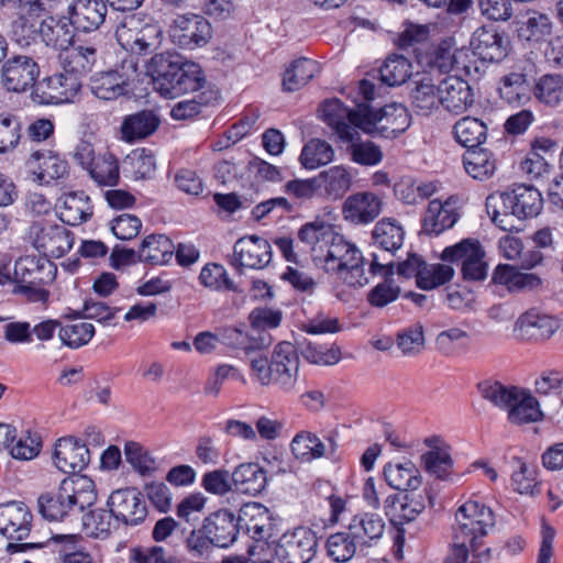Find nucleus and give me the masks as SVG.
Instances as JSON below:
<instances>
[{"label":"nucleus","mask_w":563,"mask_h":563,"mask_svg":"<svg viewBox=\"0 0 563 563\" xmlns=\"http://www.w3.org/2000/svg\"><path fill=\"white\" fill-rule=\"evenodd\" d=\"M494 511L478 500H467L455 512L453 543L444 563H488L490 548H483L484 539L495 527Z\"/></svg>","instance_id":"f257e3e1"},{"label":"nucleus","mask_w":563,"mask_h":563,"mask_svg":"<svg viewBox=\"0 0 563 563\" xmlns=\"http://www.w3.org/2000/svg\"><path fill=\"white\" fill-rule=\"evenodd\" d=\"M155 89L165 98L196 92L207 84L201 67L177 53L155 54L146 66Z\"/></svg>","instance_id":"f03ea898"},{"label":"nucleus","mask_w":563,"mask_h":563,"mask_svg":"<svg viewBox=\"0 0 563 563\" xmlns=\"http://www.w3.org/2000/svg\"><path fill=\"white\" fill-rule=\"evenodd\" d=\"M96 500L93 481L88 476L75 475L63 479L56 489L41 494L37 509L48 521L71 520L78 518Z\"/></svg>","instance_id":"7ed1b4c3"},{"label":"nucleus","mask_w":563,"mask_h":563,"mask_svg":"<svg viewBox=\"0 0 563 563\" xmlns=\"http://www.w3.org/2000/svg\"><path fill=\"white\" fill-rule=\"evenodd\" d=\"M543 207L541 192L533 186L516 185L499 195H490L486 200L492 221L507 232L519 231L515 221L537 217Z\"/></svg>","instance_id":"20e7f679"},{"label":"nucleus","mask_w":563,"mask_h":563,"mask_svg":"<svg viewBox=\"0 0 563 563\" xmlns=\"http://www.w3.org/2000/svg\"><path fill=\"white\" fill-rule=\"evenodd\" d=\"M251 376L262 386H273L284 393H291L298 380L299 356L294 344L279 342L271 358L262 354L250 357Z\"/></svg>","instance_id":"39448f33"},{"label":"nucleus","mask_w":563,"mask_h":563,"mask_svg":"<svg viewBox=\"0 0 563 563\" xmlns=\"http://www.w3.org/2000/svg\"><path fill=\"white\" fill-rule=\"evenodd\" d=\"M314 264L350 287H362L368 283L362 252L338 232H334Z\"/></svg>","instance_id":"423d86ee"},{"label":"nucleus","mask_w":563,"mask_h":563,"mask_svg":"<svg viewBox=\"0 0 563 563\" xmlns=\"http://www.w3.org/2000/svg\"><path fill=\"white\" fill-rule=\"evenodd\" d=\"M170 42L186 51L205 47L212 37V26L201 14L187 12L176 14L168 23Z\"/></svg>","instance_id":"0eeeda50"},{"label":"nucleus","mask_w":563,"mask_h":563,"mask_svg":"<svg viewBox=\"0 0 563 563\" xmlns=\"http://www.w3.org/2000/svg\"><path fill=\"white\" fill-rule=\"evenodd\" d=\"M363 132L386 139L397 137L411 123L408 109L400 103H389L375 110L366 103Z\"/></svg>","instance_id":"6e6552de"},{"label":"nucleus","mask_w":563,"mask_h":563,"mask_svg":"<svg viewBox=\"0 0 563 563\" xmlns=\"http://www.w3.org/2000/svg\"><path fill=\"white\" fill-rule=\"evenodd\" d=\"M484 258L485 251L475 239L446 246L441 254L443 262L461 263L462 277L468 282H482L487 277L488 265Z\"/></svg>","instance_id":"1a4fd4ad"},{"label":"nucleus","mask_w":563,"mask_h":563,"mask_svg":"<svg viewBox=\"0 0 563 563\" xmlns=\"http://www.w3.org/2000/svg\"><path fill=\"white\" fill-rule=\"evenodd\" d=\"M366 102L350 109L339 99L325 100L320 106L322 120L331 126L342 141H352L357 130L363 131Z\"/></svg>","instance_id":"9d476101"},{"label":"nucleus","mask_w":563,"mask_h":563,"mask_svg":"<svg viewBox=\"0 0 563 563\" xmlns=\"http://www.w3.org/2000/svg\"><path fill=\"white\" fill-rule=\"evenodd\" d=\"M318 538L307 527L286 531L277 540L274 553L280 563H309L316 555Z\"/></svg>","instance_id":"9b49d317"},{"label":"nucleus","mask_w":563,"mask_h":563,"mask_svg":"<svg viewBox=\"0 0 563 563\" xmlns=\"http://www.w3.org/2000/svg\"><path fill=\"white\" fill-rule=\"evenodd\" d=\"M29 238L43 254L59 258L74 245V234L64 225L47 221H35L29 228Z\"/></svg>","instance_id":"f8f14e48"},{"label":"nucleus","mask_w":563,"mask_h":563,"mask_svg":"<svg viewBox=\"0 0 563 563\" xmlns=\"http://www.w3.org/2000/svg\"><path fill=\"white\" fill-rule=\"evenodd\" d=\"M1 84L11 92H25L34 89L40 76V66L34 57L14 54L1 66Z\"/></svg>","instance_id":"ddd939ff"},{"label":"nucleus","mask_w":563,"mask_h":563,"mask_svg":"<svg viewBox=\"0 0 563 563\" xmlns=\"http://www.w3.org/2000/svg\"><path fill=\"white\" fill-rule=\"evenodd\" d=\"M81 84L77 76L57 73L36 81L32 90V100L38 104H58L74 98Z\"/></svg>","instance_id":"4468645a"},{"label":"nucleus","mask_w":563,"mask_h":563,"mask_svg":"<svg viewBox=\"0 0 563 563\" xmlns=\"http://www.w3.org/2000/svg\"><path fill=\"white\" fill-rule=\"evenodd\" d=\"M119 522L125 527H136L147 517L144 496L135 488H121L111 493L107 500Z\"/></svg>","instance_id":"2eb2a0df"},{"label":"nucleus","mask_w":563,"mask_h":563,"mask_svg":"<svg viewBox=\"0 0 563 563\" xmlns=\"http://www.w3.org/2000/svg\"><path fill=\"white\" fill-rule=\"evenodd\" d=\"M272 260V247L269 242L257 235L239 239L233 246V258L231 265L239 274L243 268L262 269Z\"/></svg>","instance_id":"dca6fc26"},{"label":"nucleus","mask_w":563,"mask_h":563,"mask_svg":"<svg viewBox=\"0 0 563 563\" xmlns=\"http://www.w3.org/2000/svg\"><path fill=\"white\" fill-rule=\"evenodd\" d=\"M463 199L459 195L449 196L444 201L433 199L424 212L422 227L428 234H440L451 229L460 219V208Z\"/></svg>","instance_id":"f3484780"},{"label":"nucleus","mask_w":563,"mask_h":563,"mask_svg":"<svg viewBox=\"0 0 563 563\" xmlns=\"http://www.w3.org/2000/svg\"><path fill=\"white\" fill-rule=\"evenodd\" d=\"M53 461L55 466L66 474L77 475L90 462V452L87 444L75 437H65L55 444Z\"/></svg>","instance_id":"a211bd4d"},{"label":"nucleus","mask_w":563,"mask_h":563,"mask_svg":"<svg viewBox=\"0 0 563 563\" xmlns=\"http://www.w3.org/2000/svg\"><path fill=\"white\" fill-rule=\"evenodd\" d=\"M32 514L21 501L0 505V533L9 539L23 540L31 531Z\"/></svg>","instance_id":"6ab92c4d"},{"label":"nucleus","mask_w":563,"mask_h":563,"mask_svg":"<svg viewBox=\"0 0 563 563\" xmlns=\"http://www.w3.org/2000/svg\"><path fill=\"white\" fill-rule=\"evenodd\" d=\"M383 201L374 192L362 191L349 196L342 207L343 218L353 224H367L382 212Z\"/></svg>","instance_id":"aec40b11"},{"label":"nucleus","mask_w":563,"mask_h":563,"mask_svg":"<svg viewBox=\"0 0 563 563\" xmlns=\"http://www.w3.org/2000/svg\"><path fill=\"white\" fill-rule=\"evenodd\" d=\"M373 261L369 266V272L373 275H382L385 280L377 284L367 294V301L372 307L384 308L388 303L397 300L400 294V288L389 280L395 274L394 262L382 263L377 254H373Z\"/></svg>","instance_id":"412c9836"},{"label":"nucleus","mask_w":563,"mask_h":563,"mask_svg":"<svg viewBox=\"0 0 563 563\" xmlns=\"http://www.w3.org/2000/svg\"><path fill=\"white\" fill-rule=\"evenodd\" d=\"M474 55L484 62H500L507 56V40L493 25L478 27L472 35Z\"/></svg>","instance_id":"4be33fe9"},{"label":"nucleus","mask_w":563,"mask_h":563,"mask_svg":"<svg viewBox=\"0 0 563 563\" xmlns=\"http://www.w3.org/2000/svg\"><path fill=\"white\" fill-rule=\"evenodd\" d=\"M107 0H75L70 7V22L75 30L93 32L106 22Z\"/></svg>","instance_id":"5701e85b"},{"label":"nucleus","mask_w":563,"mask_h":563,"mask_svg":"<svg viewBox=\"0 0 563 563\" xmlns=\"http://www.w3.org/2000/svg\"><path fill=\"white\" fill-rule=\"evenodd\" d=\"M98 57V47L95 42L84 43L79 40H74V43L59 55L65 73L77 77L91 71Z\"/></svg>","instance_id":"b1692460"},{"label":"nucleus","mask_w":563,"mask_h":563,"mask_svg":"<svg viewBox=\"0 0 563 563\" xmlns=\"http://www.w3.org/2000/svg\"><path fill=\"white\" fill-rule=\"evenodd\" d=\"M56 265L48 257L24 256L14 264V282L26 284H49L55 279Z\"/></svg>","instance_id":"393cba45"},{"label":"nucleus","mask_w":563,"mask_h":563,"mask_svg":"<svg viewBox=\"0 0 563 563\" xmlns=\"http://www.w3.org/2000/svg\"><path fill=\"white\" fill-rule=\"evenodd\" d=\"M203 532L209 536L214 547L228 548L238 537L239 529L236 518L233 512L228 509H220L202 521Z\"/></svg>","instance_id":"a878e982"},{"label":"nucleus","mask_w":563,"mask_h":563,"mask_svg":"<svg viewBox=\"0 0 563 563\" xmlns=\"http://www.w3.org/2000/svg\"><path fill=\"white\" fill-rule=\"evenodd\" d=\"M441 106L453 113H462L474 103V92L470 84L456 76L446 77L440 82Z\"/></svg>","instance_id":"bb28decb"},{"label":"nucleus","mask_w":563,"mask_h":563,"mask_svg":"<svg viewBox=\"0 0 563 563\" xmlns=\"http://www.w3.org/2000/svg\"><path fill=\"white\" fill-rule=\"evenodd\" d=\"M232 482L235 492L257 496L267 485L266 471L254 462L241 463L232 472Z\"/></svg>","instance_id":"cd10ccee"},{"label":"nucleus","mask_w":563,"mask_h":563,"mask_svg":"<svg viewBox=\"0 0 563 563\" xmlns=\"http://www.w3.org/2000/svg\"><path fill=\"white\" fill-rule=\"evenodd\" d=\"M90 88L99 99L115 100L130 92V79L119 70L101 71L91 78Z\"/></svg>","instance_id":"c85d7f7f"},{"label":"nucleus","mask_w":563,"mask_h":563,"mask_svg":"<svg viewBox=\"0 0 563 563\" xmlns=\"http://www.w3.org/2000/svg\"><path fill=\"white\" fill-rule=\"evenodd\" d=\"M159 117L153 110L126 115L121 124L122 140L133 143L152 135L159 126Z\"/></svg>","instance_id":"c756f323"},{"label":"nucleus","mask_w":563,"mask_h":563,"mask_svg":"<svg viewBox=\"0 0 563 563\" xmlns=\"http://www.w3.org/2000/svg\"><path fill=\"white\" fill-rule=\"evenodd\" d=\"M269 510L264 505L250 501L239 510L238 527L245 528L247 534L255 540H263L268 536Z\"/></svg>","instance_id":"7c9ffc66"},{"label":"nucleus","mask_w":563,"mask_h":563,"mask_svg":"<svg viewBox=\"0 0 563 563\" xmlns=\"http://www.w3.org/2000/svg\"><path fill=\"white\" fill-rule=\"evenodd\" d=\"M74 26L63 19L48 16L40 22V38L46 46L65 52L75 40Z\"/></svg>","instance_id":"2f4dec72"},{"label":"nucleus","mask_w":563,"mask_h":563,"mask_svg":"<svg viewBox=\"0 0 563 563\" xmlns=\"http://www.w3.org/2000/svg\"><path fill=\"white\" fill-rule=\"evenodd\" d=\"M334 232L330 223L317 218L313 221L302 224L297 235L298 240L309 247L312 260L316 263L318 256L324 251L327 243L333 236Z\"/></svg>","instance_id":"473e14b6"},{"label":"nucleus","mask_w":563,"mask_h":563,"mask_svg":"<svg viewBox=\"0 0 563 563\" xmlns=\"http://www.w3.org/2000/svg\"><path fill=\"white\" fill-rule=\"evenodd\" d=\"M493 282L506 286L510 292L534 290L542 283L537 274L522 273L511 265H498L494 271Z\"/></svg>","instance_id":"72a5a7b5"},{"label":"nucleus","mask_w":563,"mask_h":563,"mask_svg":"<svg viewBox=\"0 0 563 563\" xmlns=\"http://www.w3.org/2000/svg\"><path fill=\"white\" fill-rule=\"evenodd\" d=\"M384 476L387 484L397 490L413 492L422 483L420 471L411 461L398 464L388 463L384 467Z\"/></svg>","instance_id":"f704fd0d"},{"label":"nucleus","mask_w":563,"mask_h":563,"mask_svg":"<svg viewBox=\"0 0 563 563\" xmlns=\"http://www.w3.org/2000/svg\"><path fill=\"white\" fill-rule=\"evenodd\" d=\"M440 84L435 85L429 76H423L415 81L411 89V104L417 113L422 115L430 114L441 106Z\"/></svg>","instance_id":"c9c22d12"},{"label":"nucleus","mask_w":563,"mask_h":563,"mask_svg":"<svg viewBox=\"0 0 563 563\" xmlns=\"http://www.w3.org/2000/svg\"><path fill=\"white\" fill-rule=\"evenodd\" d=\"M175 252L173 241L165 234L146 236L139 250V261L152 265H164L172 261Z\"/></svg>","instance_id":"e433bc0d"},{"label":"nucleus","mask_w":563,"mask_h":563,"mask_svg":"<svg viewBox=\"0 0 563 563\" xmlns=\"http://www.w3.org/2000/svg\"><path fill=\"white\" fill-rule=\"evenodd\" d=\"M508 407V419L515 424H525L542 420L539 401L529 390L518 388V394Z\"/></svg>","instance_id":"4c0bfd02"},{"label":"nucleus","mask_w":563,"mask_h":563,"mask_svg":"<svg viewBox=\"0 0 563 563\" xmlns=\"http://www.w3.org/2000/svg\"><path fill=\"white\" fill-rule=\"evenodd\" d=\"M318 189L331 200L341 199L352 186V175L343 166H332L316 176Z\"/></svg>","instance_id":"58836bf2"},{"label":"nucleus","mask_w":563,"mask_h":563,"mask_svg":"<svg viewBox=\"0 0 563 563\" xmlns=\"http://www.w3.org/2000/svg\"><path fill=\"white\" fill-rule=\"evenodd\" d=\"M92 216V206L84 191L70 192L64 196L59 219L68 225H78Z\"/></svg>","instance_id":"ea45409f"},{"label":"nucleus","mask_w":563,"mask_h":563,"mask_svg":"<svg viewBox=\"0 0 563 563\" xmlns=\"http://www.w3.org/2000/svg\"><path fill=\"white\" fill-rule=\"evenodd\" d=\"M350 534L362 547L371 545L372 540L383 536L385 523L378 515L365 514L355 516L347 527Z\"/></svg>","instance_id":"a19ab883"},{"label":"nucleus","mask_w":563,"mask_h":563,"mask_svg":"<svg viewBox=\"0 0 563 563\" xmlns=\"http://www.w3.org/2000/svg\"><path fill=\"white\" fill-rule=\"evenodd\" d=\"M404 235L402 227L390 218L378 221L372 232L374 244L380 250L391 254L401 247Z\"/></svg>","instance_id":"79ce46f5"},{"label":"nucleus","mask_w":563,"mask_h":563,"mask_svg":"<svg viewBox=\"0 0 563 563\" xmlns=\"http://www.w3.org/2000/svg\"><path fill=\"white\" fill-rule=\"evenodd\" d=\"M465 172L474 179L485 180L492 177L496 169L494 154L486 148H471L463 155Z\"/></svg>","instance_id":"37998d69"},{"label":"nucleus","mask_w":563,"mask_h":563,"mask_svg":"<svg viewBox=\"0 0 563 563\" xmlns=\"http://www.w3.org/2000/svg\"><path fill=\"white\" fill-rule=\"evenodd\" d=\"M319 73L316 60L300 57L294 60L285 70L283 78L284 90L292 92L307 85Z\"/></svg>","instance_id":"c03bdc74"},{"label":"nucleus","mask_w":563,"mask_h":563,"mask_svg":"<svg viewBox=\"0 0 563 563\" xmlns=\"http://www.w3.org/2000/svg\"><path fill=\"white\" fill-rule=\"evenodd\" d=\"M455 140L467 150L479 147L487 137L486 124L476 118L465 117L453 126Z\"/></svg>","instance_id":"a18cd8bd"},{"label":"nucleus","mask_w":563,"mask_h":563,"mask_svg":"<svg viewBox=\"0 0 563 563\" xmlns=\"http://www.w3.org/2000/svg\"><path fill=\"white\" fill-rule=\"evenodd\" d=\"M84 528L95 538H108L121 526L110 508H97L82 516Z\"/></svg>","instance_id":"49530a36"},{"label":"nucleus","mask_w":563,"mask_h":563,"mask_svg":"<svg viewBox=\"0 0 563 563\" xmlns=\"http://www.w3.org/2000/svg\"><path fill=\"white\" fill-rule=\"evenodd\" d=\"M518 324L521 330H526L527 333H530L537 340L550 339L560 327L558 319L548 314H541L534 310L520 316Z\"/></svg>","instance_id":"de8ad7c7"},{"label":"nucleus","mask_w":563,"mask_h":563,"mask_svg":"<svg viewBox=\"0 0 563 563\" xmlns=\"http://www.w3.org/2000/svg\"><path fill=\"white\" fill-rule=\"evenodd\" d=\"M295 457L301 462H311L327 454L325 444L312 432H298L290 443Z\"/></svg>","instance_id":"09e8293b"},{"label":"nucleus","mask_w":563,"mask_h":563,"mask_svg":"<svg viewBox=\"0 0 563 563\" xmlns=\"http://www.w3.org/2000/svg\"><path fill=\"white\" fill-rule=\"evenodd\" d=\"M385 515L389 522L398 529L395 544L398 545L397 552L401 551L404 543V530L400 528L404 523L412 521L415 518L408 512L409 507L407 500L400 494L389 495L384 503Z\"/></svg>","instance_id":"8fccbe9b"},{"label":"nucleus","mask_w":563,"mask_h":563,"mask_svg":"<svg viewBox=\"0 0 563 563\" xmlns=\"http://www.w3.org/2000/svg\"><path fill=\"white\" fill-rule=\"evenodd\" d=\"M412 74V65L401 55H389L379 68V78L383 84L395 87L405 84Z\"/></svg>","instance_id":"3c124183"},{"label":"nucleus","mask_w":563,"mask_h":563,"mask_svg":"<svg viewBox=\"0 0 563 563\" xmlns=\"http://www.w3.org/2000/svg\"><path fill=\"white\" fill-rule=\"evenodd\" d=\"M334 151L332 146L320 139L310 140L302 147L299 161L307 169H314L333 161Z\"/></svg>","instance_id":"603ef678"},{"label":"nucleus","mask_w":563,"mask_h":563,"mask_svg":"<svg viewBox=\"0 0 563 563\" xmlns=\"http://www.w3.org/2000/svg\"><path fill=\"white\" fill-rule=\"evenodd\" d=\"M533 95L547 106H558L563 99V76L561 74L541 76L533 87Z\"/></svg>","instance_id":"864d4df0"},{"label":"nucleus","mask_w":563,"mask_h":563,"mask_svg":"<svg viewBox=\"0 0 563 563\" xmlns=\"http://www.w3.org/2000/svg\"><path fill=\"white\" fill-rule=\"evenodd\" d=\"M295 346L297 353H300L306 361L312 364L333 365L340 360L338 349L327 344H320L305 339L303 341H297Z\"/></svg>","instance_id":"5fc2aeb1"},{"label":"nucleus","mask_w":563,"mask_h":563,"mask_svg":"<svg viewBox=\"0 0 563 563\" xmlns=\"http://www.w3.org/2000/svg\"><path fill=\"white\" fill-rule=\"evenodd\" d=\"M95 334V327L85 321L71 320L60 324L58 336L62 343L70 349L86 345Z\"/></svg>","instance_id":"6e6d98bb"},{"label":"nucleus","mask_w":563,"mask_h":563,"mask_svg":"<svg viewBox=\"0 0 563 563\" xmlns=\"http://www.w3.org/2000/svg\"><path fill=\"white\" fill-rule=\"evenodd\" d=\"M518 388L497 380H484L477 385L481 396L500 409H508L511 400H516Z\"/></svg>","instance_id":"4d7b16f0"},{"label":"nucleus","mask_w":563,"mask_h":563,"mask_svg":"<svg viewBox=\"0 0 563 563\" xmlns=\"http://www.w3.org/2000/svg\"><path fill=\"white\" fill-rule=\"evenodd\" d=\"M91 178L100 186H115L119 183V163L111 153H106L95 161L89 168Z\"/></svg>","instance_id":"13d9d810"},{"label":"nucleus","mask_w":563,"mask_h":563,"mask_svg":"<svg viewBox=\"0 0 563 563\" xmlns=\"http://www.w3.org/2000/svg\"><path fill=\"white\" fill-rule=\"evenodd\" d=\"M40 22L33 16L19 14L11 23V38L22 48L37 43L40 38Z\"/></svg>","instance_id":"bf43d9fd"},{"label":"nucleus","mask_w":563,"mask_h":563,"mask_svg":"<svg viewBox=\"0 0 563 563\" xmlns=\"http://www.w3.org/2000/svg\"><path fill=\"white\" fill-rule=\"evenodd\" d=\"M31 158L35 162L42 161L38 166L41 169L38 178L42 180L60 179L68 175V163L51 151H35Z\"/></svg>","instance_id":"052dcab7"},{"label":"nucleus","mask_w":563,"mask_h":563,"mask_svg":"<svg viewBox=\"0 0 563 563\" xmlns=\"http://www.w3.org/2000/svg\"><path fill=\"white\" fill-rule=\"evenodd\" d=\"M347 152L351 159L363 166H375L383 159V152L378 145L371 141H361L360 134L355 135L352 141H347Z\"/></svg>","instance_id":"680f3d73"},{"label":"nucleus","mask_w":563,"mask_h":563,"mask_svg":"<svg viewBox=\"0 0 563 563\" xmlns=\"http://www.w3.org/2000/svg\"><path fill=\"white\" fill-rule=\"evenodd\" d=\"M360 548L349 529L331 534L327 541L328 555L335 562H347Z\"/></svg>","instance_id":"e2e57ef3"},{"label":"nucleus","mask_w":563,"mask_h":563,"mask_svg":"<svg viewBox=\"0 0 563 563\" xmlns=\"http://www.w3.org/2000/svg\"><path fill=\"white\" fill-rule=\"evenodd\" d=\"M199 282L206 288L213 290H236L234 283L229 278L225 268L217 263H208L201 268Z\"/></svg>","instance_id":"0e129e2a"},{"label":"nucleus","mask_w":563,"mask_h":563,"mask_svg":"<svg viewBox=\"0 0 563 563\" xmlns=\"http://www.w3.org/2000/svg\"><path fill=\"white\" fill-rule=\"evenodd\" d=\"M201 487L209 494L224 496L234 490L232 473L225 468L209 471L201 477Z\"/></svg>","instance_id":"69168bd1"},{"label":"nucleus","mask_w":563,"mask_h":563,"mask_svg":"<svg viewBox=\"0 0 563 563\" xmlns=\"http://www.w3.org/2000/svg\"><path fill=\"white\" fill-rule=\"evenodd\" d=\"M421 460L426 470L440 479H444L451 473L453 461L446 450H430L422 454Z\"/></svg>","instance_id":"338daca9"},{"label":"nucleus","mask_w":563,"mask_h":563,"mask_svg":"<svg viewBox=\"0 0 563 563\" xmlns=\"http://www.w3.org/2000/svg\"><path fill=\"white\" fill-rule=\"evenodd\" d=\"M173 552L161 544L137 545L130 550L133 563H166Z\"/></svg>","instance_id":"774afa93"}]
</instances>
